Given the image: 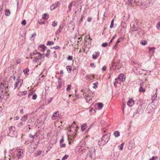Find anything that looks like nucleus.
I'll return each instance as SVG.
<instances>
[{
    "label": "nucleus",
    "instance_id": "58",
    "mask_svg": "<svg viewBox=\"0 0 160 160\" xmlns=\"http://www.w3.org/2000/svg\"><path fill=\"white\" fill-rule=\"evenodd\" d=\"M64 142V139L63 138V137H62V138L60 141V143L61 144L62 143Z\"/></svg>",
    "mask_w": 160,
    "mask_h": 160
},
{
    "label": "nucleus",
    "instance_id": "35",
    "mask_svg": "<svg viewBox=\"0 0 160 160\" xmlns=\"http://www.w3.org/2000/svg\"><path fill=\"white\" fill-rule=\"evenodd\" d=\"M41 152V151H38L36 153H35V157H38V156H39V155H40Z\"/></svg>",
    "mask_w": 160,
    "mask_h": 160
},
{
    "label": "nucleus",
    "instance_id": "51",
    "mask_svg": "<svg viewBox=\"0 0 160 160\" xmlns=\"http://www.w3.org/2000/svg\"><path fill=\"white\" fill-rule=\"evenodd\" d=\"M90 66L92 68H95L96 67L95 65L93 63H91L90 64Z\"/></svg>",
    "mask_w": 160,
    "mask_h": 160
},
{
    "label": "nucleus",
    "instance_id": "29",
    "mask_svg": "<svg viewBox=\"0 0 160 160\" xmlns=\"http://www.w3.org/2000/svg\"><path fill=\"white\" fill-rule=\"evenodd\" d=\"M56 8V6L54 4H52L50 6V9L52 10H53Z\"/></svg>",
    "mask_w": 160,
    "mask_h": 160
},
{
    "label": "nucleus",
    "instance_id": "28",
    "mask_svg": "<svg viewBox=\"0 0 160 160\" xmlns=\"http://www.w3.org/2000/svg\"><path fill=\"white\" fill-rule=\"evenodd\" d=\"M62 30L58 29L56 32V35L57 36V35H59L62 32ZM57 37V36H56Z\"/></svg>",
    "mask_w": 160,
    "mask_h": 160
},
{
    "label": "nucleus",
    "instance_id": "13",
    "mask_svg": "<svg viewBox=\"0 0 160 160\" xmlns=\"http://www.w3.org/2000/svg\"><path fill=\"white\" fill-rule=\"evenodd\" d=\"M134 103V101L132 99L129 100L127 102V105L129 107L132 106Z\"/></svg>",
    "mask_w": 160,
    "mask_h": 160
},
{
    "label": "nucleus",
    "instance_id": "59",
    "mask_svg": "<svg viewBox=\"0 0 160 160\" xmlns=\"http://www.w3.org/2000/svg\"><path fill=\"white\" fill-rule=\"evenodd\" d=\"M118 43H117V42L116 43L114 47L113 48V49H116V48L117 47Z\"/></svg>",
    "mask_w": 160,
    "mask_h": 160
},
{
    "label": "nucleus",
    "instance_id": "10",
    "mask_svg": "<svg viewBox=\"0 0 160 160\" xmlns=\"http://www.w3.org/2000/svg\"><path fill=\"white\" fill-rule=\"evenodd\" d=\"M39 48H42L40 51L42 52H44L47 49V48L44 44H41L39 45Z\"/></svg>",
    "mask_w": 160,
    "mask_h": 160
},
{
    "label": "nucleus",
    "instance_id": "40",
    "mask_svg": "<svg viewBox=\"0 0 160 160\" xmlns=\"http://www.w3.org/2000/svg\"><path fill=\"white\" fill-rule=\"evenodd\" d=\"M158 158L157 156H153L149 160H158Z\"/></svg>",
    "mask_w": 160,
    "mask_h": 160
},
{
    "label": "nucleus",
    "instance_id": "15",
    "mask_svg": "<svg viewBox=\"0 0 160 160\" xmlns=\"http://www.w3.org/2000/svg\"><path fill=\"white\" fill-rule=\"evenodd\" d=\"M87 127V125L85 123L83 124L81 127V129L82 131H84L85 129Z\"/></svg>",
    "mask_w": 160,
    "mask_h": 160
},
{
    "label": "nucleus",
    "instance_id": "48",
    "mask_svg": "<svg viewBox=\"0 0 160 160\" xmlns=\"http://www.w3.org/2000/svg\"><path fill=\"white\" fill-rule=\"evenodd\" d=\"M37 98V95L35 94H34L32 96V99H33V100H35Z\"/></svg>",
    "mask_w": 160,
    "mask_h": 160
},
{
    "label": "nucleus",
    "instance_id": "6",
    "mask_svg": "<svg viewBox=\"0 0 160 160\" xmlns=\"http://www.w3.org/2000/svg\"><path fill=\"white\" fill-rule=\"evenodd\" d=\"M8 135L12 137H16L17 136V132L14 130L10 131V132H9Z\"/></svg>",
    "mask_w": 160,
    "mask_h": 160
},
{
    "label": "nucleus",
    "instance_id": "19",
    "mask_svg": "<svg viewBox=\"0 0 160 160\" xmlns=\"http://www.w3.org/2000/svg\"><path fill=\"white\" fill-rule=\"evenodd\" d=\"M152 108V107L151 106H148L146 109L147 112L148 113H150L151 111V109Z\"/></svg>",
    "mask_w": 160,
    "mask_h": 160
},
{
    "label": "nucleus",
    "instance_id": "9",
    "mask_svg": "<svg viewBox=\"0 0 160 160\" xmlns=\"http://www.w3.org/2000/svg\"><path fill=\"white\" fill-rule=\"evenodd\" d=\"M100 55V52L98 51L96 52L92 55V57L93 58L95 59L97 58Z\"/></svg>",
    "mask_w": 160,
    "mask_h": 160
},
{
    "label": "nucleus",
    "instance_id": "54",
    "mask_svg": "<svg viewBox=\"0 0 160 160\" xmlns=\"http://www.w3.org/2000/svg\"><path fill=\"white\" fill-rule=\"evenodd\" d=\"M3 9V6H0V14H2V10Z\"/></svg>",
    "mask_w": 160,
    "mask_h": 160
},
{
    "label": "nucleus",
    "instance_id": "3",
    "mask_svg": "<svg viewBox=\"0 0 160 160\" xmlns=\"http://www.w3.org/2000/svg\"><path fill=\"white\" fill-rule=\"evenodd\" d=\"M17 78H16V77H15V76H14L13 77L12 76L10 78V79H12L13 78V79L14 80H15V79L17 80V81L16 82L15 84H14V89H15L17 87L18 85L19 84L20 82H21V81H22V82L21 83H20V86H21V85L22 84V80H21V81H20V80L19 79V78L18 77H17Z\"/></svg>",
    "mask_w": 160,
    "mask_h": 160
},
{
    "label": "nucleus",
    "instance_id": "64",
    "mask_svg": "<svg viewBox=\"0 0 160 160\" xmlns=\"http://www.w3.org/2000/svg\"><path fill=\"white\" fill-rule=\"evenodd\" d=\"M37 34L36 33H34L32 35V37H35L36 36Z\"/></svg>",
    "mask_w": 160,
    "mask_h": 160
},
{
    "label": "nucleus",
    "instance_id": "56",
    "mask_svg": "<svg viewBox=\"0 0 160 160\" xmlns=\"http://www.w3.org/2000/svg\"><path fill=\"white\" fill-rule=\"evenodd\" d=\"M27 91H24L22 92H21V93H22V95H25L27 93Z\"/></svg>",
    "mask_w": 160,
    "mask_h": 160
},
{
    "label": "nucleus",
    "instance_id": "25",
    "mask_svg": "<svg viewBox=\"0 0 160 160\" xmlns=\"http://www.w3.org/2000/svg\"><path fill=\"white\" fill-rule=\"evenodd\" d=\"M57 24L58 22L56 21H54L52 22V25L53 27H55L57 26Z\"/></svg>",
    "mask_w": 160,
    "mask_h": 160
},
{
    "label": "nucleus",
    "instance_id": "26",
    "mask_svg": "<svg viewBox=\"0 0 160 160\" xmlns=\"http://www.w3.org/2000/svg\"><path fill=\"white\" fill-rule=\"evenodd\" d=\"M37 133H36V134L34 135H32L31 134H30L29 135V137L31 138H34L35 137H37Z\"/></svg>",
    "mask_w": 160,
    "mask_h": 160
},
{
    "label": "nucleus",
    "instance_id": "47",
    "mask_svg": "<svg viewBox=\"0 0 160 160\" xmlns=\"http://www.w3.org/2000/svg\"><path fill=\"white\" fill-rule=\"evenodd\" d=\"M52 54L53 55V57L54 58H56L57 57V55L56 53V52L55 51H54Z\"/></svg>",
    "mask_w": 160,
    "mask_h": 160
},
{
    "label": "nucleus",
    "instance_id": "23",
    "mask_svg": "<svg viewBox=\"0 0 160 160\" xmlns=\"http://www.w3.org/2000/svg\"><path fill=\"white\" fill-rule=\"evenodd\" d=\"M10 12L9 10L8 9L5 10V15L7 16H9L10 15Z\"/></svg>",
    "mask_w": 160,
    "mask_h": 160
},
{
    "label": "nucleus",
    "instance_id": "42",
    "mask_svg": "<svg viewBox=\"0 0 160 160\" xmlns=\"http://www.w3.org/2000/svg\"><path fill=\"white\" fill-rule=\"evenodd\" d=\"M119 80L118 78H116L115 79V82L114 83V86L115 85L117 84V83H119L120 82H118V81Z\"/></svg>",
    "mask_w": 160,
    "mask_h": 160
},
{
    "label": "nucleus",
    "instance_id": "8",
    "mask_svg": "<svg viewBox=\"0 0 160 160\" xmlns=\"http://www.w3.org/2000/svg\"><path fill=\"white\" fill-rule=\"evenodd\" d=\"M76 5V2L74 1H72L69 4L68 7V11L70 12L71 10L72 7V6H74Z\"/></svg>",
    "mask_w": 160,
    "mask_h": 160
},
{
    "label": "nucleus",
    "instance_id": "5",
    "mask_svg": "<svg viewBox=\"0 0 160 160\" xmlns=\"http://www.w3.org/2000/svg\"><path fill=\"white\" fill-rule=\"evenodd\" d=\"M37 54H38L39 55V58H40L42 57L43 58H44V56H43V54H42L39 52H38L37 51H35L33 52L32 53H31L30 54V56L35 55Z\"/></svg>",
    "mask_w": 160,
    "mask_h": 160
},
{
    "label": "nucleus",
    "instance_id": "43",
    "mask_svg": "<svg viewBox=\"0 0 160 160\" xmlns=\"http://www.w3.org/2000/svg\"><path fill=\"white\" fill-rule=\"evenodd\" d=\"M122 37H120L118 39V40H117V41L116 42H117V43H118L121 41V40H122Z\"/></svg>",
    "mask_w": 160,
    "mask_h": 160
},
{
    "label": "nucleus",
    "instance_id": "12",
    "mask_svg": "<svg viewBox=\"0 0 160 160\" xmlns=\"http://www.w3.org/2000/svg\"><path fill=\"white\" fill-rule=\"evenodd\" d=\"M95 158H92V156L89 154H88L87 153V156H86V158H85L86 160H92Z\"/></svg>",
    "mask_w": 160,
    "mask_h": 160
},
{
    "label": "nucleus",
    "instance_id": "11",
    "mask_svg": "<svg viewBox=\"0 0 160 160\" xmlns=\"http://www.w3.org/2000/svg\"><path fill=\"white\" fill-rule=\"evenodd\" d=\"M22 150L20 149H19L18 151V153L17 154V157L18 158H21V157L22 156L23 152L22 151Z\"/></svg>",
    "mask_w": 160,
    "mask_h": 160
},
{
    "label": "nucleus",
    "instance_id": "14",
    "mask_svg": "<svg viewBox=\"0 0 160 160\" xmlns=\"http://www.w3.org/2000/svg\"><path fill=\"white\" fill-rule=\"evenodd\" d=\"M143 82H142V84L141 83L140 84V87L139 88V91L140 92H145V90L143 88L142 86V85H143Z\"/></svg>",
    "mask_w": 160,
    "mask_h": 160
},
{
    "label": "nucleus",
    "instance_id": "60",
    "mask_svg": "<svg viewBox=\"0 0 160 160\" xmlns=\"http://www.w3.org/2000/svg\"><path fill=\"white\" fill-rule=\"evenodd\" d=\"M9 132H10V131H13V130H12V126L10 127L9 128Z\"/></svg>",
    "mask_w": 160,
    "mask_h": 160
},
{
    "label": "nucleus",
    "instance_id": "4",
    "mask_svg": "<svg viewBox=\"0 0 160 160\" xmlns=\"http://www.w3.org/2000/svg\"><path fill=\"white\" fill-rule=\"evenodd\" d=\"M95 151V149L94 147H92L88 150V152L87 153L88 154H90L91 156H92V158H95L96 154Z\"/></svg>",
    "mask_w": 160,
    "mask_h": 160
},
{
    "label": "nucleus",
    "instance_id": "24",
    "mask_svg": "<svg viewBox=\"0 0 160 160\" xmlns=\"http://www.w3.org/2000/svg\"><path fill=\"white\" fill-rule=\"evenodd\" d=\"M155 49V48H154V47L150 48H149V53H150L151 52L153 53V52L154 51Z\"/></svg>",
    "mask_w": 160,
    "mask_h": 160
},
{
    "label": "nucleus",
    "instance_id": "1",
    "mask_svg": "<svg viewBox=\"0 0 160 160\" xmlns=\"http://www.w3.org/2000/svg\"><path fill=\"white\" fill-rule=\"evenodd\" d=\"M110 134L108 133L103 135L102 138L100 139L98 141V144L99 146H103L107 143L110 139Z\"/></svg>",
    "mask_w": 160,
    "mask_h": 160
},
{
    "label": "nucleus",
    "instance_id": "16",
    "mask_svg": "<svg viewBox=\"0 0 160 160\" xmlns=\"http://www.w3.org/2000/svg\"><path fill=\"white\" fill-rule=\"evenodd\" d=\"M49 18V15L47 13H45L43 14L42 18L43 19L47 20Z\"/></svg>",
    "mask_w": 160,
    "mask_h": 160
},
{
    "label": "nucleus",
    "instance_id": "45",
    "mask_svg": "<svg viewBox=\"0 0 160 160\" xmlns=\"http://www.w3.org/2000/svg\"><path fill=\"white\" fill-rule=\"evenodd\" d=\"M73 58L72 56H69L68 58H67V59L68 60H71Z\"/></svg>",
    "mask_w": 160,
    "mask_h": 160
},
{
    "label": "nucleus",
    "instance_id": "17",
    "mask_svg": "<svg viewBox=\"0 0 160 160\" xmlns=\"http://www.w3.org/2000/svg\"><path fill=\"white\" fill-rule=\"evenodd\" d=\"M114 135L116 138H117L120 136V133L119 131H116L114 132Z\"/></svg>",
    "mask_w": 160,
    "mask_h": 160
},
{
    "label": "nucleus",
    "instance_id": "20",
    "mask_svg": "<svg viewBox=\"0 0 160 160\" xmlns=\"http://www.w3.org/2000/svg\"><path fill=\"white\" fill-rule=\"evenodd\" d=\"M58 112V111L56 112L53 113L52 116V118L53 120L56 119V118L57 117V114Z\"/></svg>",
    "mask_w": 160,
    "mask_h": 160
},
{
    "label": "nucleus",
    "instance_id": "2",
    "mask_svg": "<svg viewBox=\"0 0 160 160\" xmlns=\"http://www.w3.org/2000/svg\"><path fill=\"white\" fill-rule=\"evenodd\" d=\"M131 28L133 31H136L138 29L139 27L138 22H131L130 24Z\"/></svg>",
    "mask_w": 160,
    "mask_h": 160
},
{
    "label": "nucleus",
    "instance_id": "41",
    "mask_svg": "<svg viewBox=\"0 0 160 160\" xmlns=\"http://www.w3.org/2000/svg\"><path fill=\"white\" fill-rule=\"evenodd\" d=\"M58 83H59V86H58V87H61V86L62 85V84H61V78H60V77H58Z\"/></svg>",
    "mask_w": 160,
    "mask_h": 160
},
{
    "label": "nucleus",
    "instance_id": "63",
    "mask_svg": "<svg viewBox=\"0 0 160 160\" xmlns=\"http://www.w3.org/2000/svg\"><path fill=\"white\" fill-rule=\"evenodd\" d=\"M117 36V34H115L112 37V39H111V40H113L115 38H116V37Z\"/></svg>",
    "mask_w": 160,
    "mask_h": 160
},
{
    "label": "nucleus",
    "instance_id": "31",
    "mask_svg": "<svg viewBox=\"0 0 160 160\" xmlns=\"http://www.w3.org/2000/svg\"><path fill=\"white\" fill-rule=\"evenodd\" d=\"M147 41L145 40H142L141 42V43L143 45H145L147 44Z\"/></svg>",
    "mask_w": 160,
    "mask_h": 160
},
{
    "label": "nucleus",
    "instance_id": "53",
    "mask_svg": "<svg viewBox=\"0 0 160 160\" xmlns=\"http://www.w3.org/2000/svg\"><path fill=\"white\" fill-rule=\"evenodd\" d=\"M22 24L23 25H25L26 24V21L25 20H24L22 21Z\"/></svg>",
    "mask_w": 160,
    "mask_h": 160
},
{
    "label": "nucleus",
    "instance_id": "32",
    "mask_svg": "<svg viewBox=\"0 0 160 160\" xmlns=\"http://www.w3.org/2000/svg\"><path fill=\"white\" fill-rule=\"evenodd\" d=\"M54 42L52 41H48L47 42V45L50 46L52 44H53Z\"/></svg>",
    "mask_w": 160,
    "mask_h": 160
},
{
    "label": "nucleus",
    "instance_id": "49",
    "mask_svg": "<svg viewBox=\"0 0 160 160\" xmlns=\"http://www.w3.org/2000/svg\"><path fill=\"white\" fill-rule=\"evenodd\" d=\"M60 48V47L59 46H56L53 47L52 48L51 47V49L54 48L55 49L57 50V49Z\"/></svg>",
    "mask_w": 160,
    "mask_h": 160
},
{
    "label": "nucleus",
    "instance_id": "37",
    "mask_svg": "<svg viewBox=\"0 0 160 160\" xmlns=\"http://www.w3.org/2000/svg\"><path fill=\"white\" fill-rule=\"evenodd\" d=\"M157 97V95L156 94V92L155 93V94H154L153 95V96L152 97V99L153 101Z\"/></svg>",
    "mask_w": 160,
    "mask_h": 160
},
{
    "label": "nucleus",
    "instance_id": "55",
    "mask_svg": "<svg viewBox=\"0 0 160 160\" xmlns=\"http://www.w3.org/2000/svg\"><path fill=\"white\" fill-rule=\"evenodd\" d=\"M107 67L105 66H103L102 68V70L103 71H105Z\"/></svg>",
    "mask_w": 160,
    "mask_h": 160
},
{
    "label": "nucleus",
    "instance_id": "52",
    "mask_svg": "<svg viewBox=\"0 0 160 160\" xmlns=\"http://www.w3.org/2000/svg\"><path fill=\"white\" fill-rule=\"evenodd\" d=\"M59 2L57 1L55 2L54 4L55 5H56V8L58 7L59 6Z\"/></svg>",
    "mask_w": 160,
    "mask_h": 160
},
{
    "label": "nucleus",
    "instance_id": "46",
    "mask_svg": "<svg viewBox=\"0 0 160 160\" xmlns=\"http://www.w3.org/2000/svg\"><path fill=\"white\" fill-rule=\"evenodd\" d=\"M38 58L36 57H34V59H33V61L34 62H36L38 60Z\"/></svg>",
    "mask_w": 160,
    "mask_h": 160
},
{
    "label": "nucleus",
    "instance_id": "33",
    "mask_svg": "<svg viewBox=\"0 0 160 160\" xmlns=\"http://www.w3.org/2000/svg\"><path fill=\"white\" fill-rule=\"evenodd\" d=\"M71 87V84L68 85L67 86V88L66 89V90L67 91H70V90Z\"/></svg>",
    "mask_w": 160,
    "mask_h": 160
},
{
    "label": "nucleus",
    "instance_id": "39",
    "mask_svg": "<svg viewBox=\"0 0 160 160\" xmlns=\"http://www.w3.org/2000/svg\"><path fill=\"white\" fill-rule=\"evenodd\" d=\"M114 24V19H112V21H111V23L110 26V28H113V26Z\"/></svg>",
    "mask_w": 160,
    "mask_h": 160
},
{
    "label": "nucleus",
    "instance_id": "50",
    "mask_svg": "<svg viewBox=\"0 0 160 160\" xmlns=\"http://www.w3.org/2000/svg\"><path fill=\"white\" fill-rule=\"evenodd\" d=\"M18 126L20 127H22L23 126V123L22 122H20L18 124Z\"/></svg>",
    "mask_w": 160,
    "mask_h": 160
},
{
    "label": "nucleus",
    "instance_id": "44",
    "mask_svg": "<svg viewBox=\"0 0 160 160\" xmlns=\"http://www.w3.org/2000/svg\"><path fill=\"white\" fill-rule=\"evenodd\" d=\"M108 45V43L106 42L103 43L101 45V46L103 47H106Z\"/></svg>",
    "mask_w": 160,
    "mask_h": 160
},
{
    "label": "nucleus",
    "instance_id": "30",
    "mask_svg": "<svg viewBox=\"0 0 160 160\" xmlns=\"http://www.w3.org/2000/svg\"><path fill=\"white\" fill-rule=\"evenodd\" d=\"M103 106V104L102 103L99 102L98 103V107L100 108H102Z\"/></svg>",
    "mask_w": 160,
    "mask_h": 160
},
{
    "label": "nucleus",
    "instance_id": "57",
    "mask_svg": "<svg viewBox=\"0 0 160 160\" xmlns=\"http://www.w3.org/2000/svg\"><path fill=\"white\" fill-rule=\"evenodd\" d=\"M66 144H62L60 145V147L61 148H64L66 146Z\"/></svg>",
    "mask_w": 160,
    "mask_h": 160
},
{
    "label": "nucleus",
    "instance_id": "21",
    "mask_svg": "<svg viewBox=\"0 0 160 160\" xmlns=\"http://www.w3.org/2000/svg\"><path fill=\"white\" fill-rule=\"evenodd\" d=\"M28 115H25L23 116L21 119V120L22 121H25L27 118Z\"/></svg>",
    "mask_w": 160,
    "mask_h": 160
},
{
    "label": "nucleus",
    "instance_id": "61",
    "mask_svg": "<svg viewBox=\"0 0 160 160\" xmlns=\"http://www.w3.org/2000/svg\"><path fill=\"white\" fill-rule=\"evenodd\" d=\"M157 27L158 28H160V22L157 23Z\"/></svg>",
    "mask_w": 160,
    "mask_h": 160
},
{
    "label": "nucleus",
    "instance_id": "27",
    "mask_svg": "<svg viewBox=\"0 0 160 160\" xmlns=\"http://www.w3.org/2000/svg\"><path fill=\"white\" fill-rule=\"evenodd\" d=\"M85 98L87 100L90 101L92 99L91 97L88 95L85 96Z\"/></svg>",
    "mask_w": 160,
    "mask_h": 160
},
{
    "label": "nucleus",
    "instance_id": "18",
    "mask_svg": "<svg viewBox=\"0 0 160 160\" xmlns=\"http://www.w3.org/2000/svg\"><path fill=\"white\" fill-rule=\"evenodd\" d=\"M66 69L69 73H70L71 72L72 70L71 66H67L66 67Z\"/></svg>",
    "mask_w": 160,
    "mask_h": 160
},
{
    "label": "nucleus",
    "instance_id": "34",
    "mask_svg": "<svg viewBox=\"0 0 160 160\" xmlns=\"http://www.w3.org/2000/svg\"><path fill=\"white\" fill-rule=\"evenodd\" d=\"M29 70L28 68H26L23 70V72L25 74H28V72H29Z\"/></svg>",
    "mask_w": 160,
    "mask_h": 160
},
{
    "label": "nucleus",
    "instance_id": "36",
    "mask_svg": "<svg viewBox=\"0 0 160 160\" xmlns=\"http://www.w3.org/2000/svg\"><path fill=\"white\" fill-rule=\"evenodd\" d=\"M98 84V82H97L96 83H93V88H97V85Z\"/></svg>",
    "mask_w": 160,
    "mask_h": 160
},
{
    "label": "nucleus",
    "instance_id": "22",
    "mask_svg": "<svg viewBox=\"0 0 160 160\" xmlns=\"http://www.w3.org/2000/svg\"><path fill=\"white\" fill-rule=\"evenodd\" d=\"M50 50L49 49H48L47 50V52H46V54H45V55L48 58L50 56Z\"/></svg>",
    "mask_w": 160,
    "mask_h": 160
},
{
    "label": "nucleus",
    "instance_id": "38",
    "mask_svg": "<svg viewBox=\"0 0 160 160\" xmlns=\"http://www.w3.org/2000/svg\"><path fill=\"white\" fill-rule=\"evenodd\" d=\"M69 157V156L67 155H65L62 159V160H65L66 159H67L68 157Z\"/></svg>",
    "mask_w": 160,
    "mask_h": 160
},
{
    "label": "nucleus",
    "instance_id": "62",
    "mask_svg": "<svg viewBox=\"0 0 160 160\" xmlns=\"http://www.w3.org/2000/svg\"><path fill=\"white\" fill-rule=\"evenodd\" d=\"M38 23L40 24H45V22L43 21L39 22H38Z\"/></svg>",
    "mask_w": 160,
    "mask_h": 160
},
{
    "label": "nucleus",
    "instance_id": "7",
    "mask_svg": "<svg viewBox=\"0 0 160 160\" xmlns=\"http://www.w3.org/2000/svg\"><path fill=\"white\" fill-rule=\"evenodd\" d=\"M118 78L120 81L122 82L124 81L125 79V76L122 73L120 74Z\"/></svg>",
    "mask_w": 160,
    "mask_h": 160
}]
</instances>
